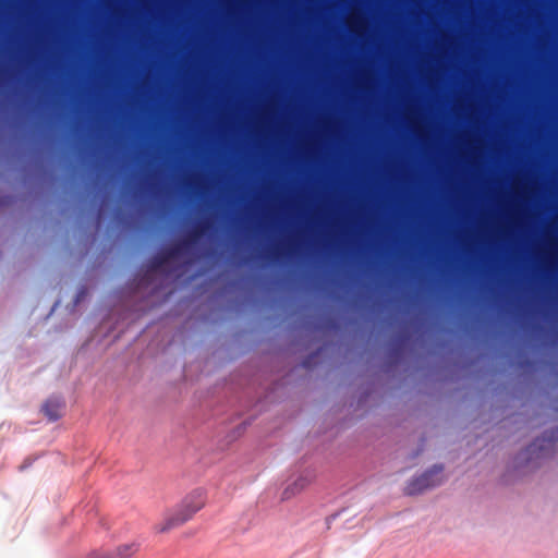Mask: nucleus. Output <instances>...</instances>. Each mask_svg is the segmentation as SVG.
<instances>
[{
	"label": "nucleus",
	"mask_w": 558,
	"mask_h": 558,
	"mask_svg": "<svg viewBox=\"0 0 558 558\" xmlns=\"http://www.w3.org/2000/svg\"><path fill=\"white\" fill-rule=\"evenodd\" d=\"M205 506V494L201 489L193 490L185 496L178 509L169 512L157 525L161 533L168 532L190 520L197 511Z\"/></svg>",
	"instance_id": "1"
},
{
	"label": "nucleus",
	"mask_w": 558,
	"mask_h": 558,
	"mask_svg": "<svg viewBox=\"0 0 558 558\" xmlns=\"http://www.w3.org/2000/svg\"><path fill=\"white\" fill-rule=\"evenodd\" d=\"M138 547L136 542L126 543L119 546L113 554L100 558H129L138 550Z\"/></svg>",
	"instance_id": "2"
},
{
	"label": "nucleus",
	"mask_w": 558,
	"mask_h": 558,
	"mask_svg": "<svg viewBox=\"0 0 558 558\" xmlns=\"http://www.w3.org/2000/svg\"><path fill=\"white\" fill-rule=\"evenodd\" d=\"M60 410H61V408L58 402H54V403L48 402L44 407V411L50 420L58 418L60 416Z\"/></svg>",
	"instance_id": "3"
}]
</instances>
